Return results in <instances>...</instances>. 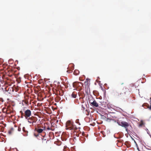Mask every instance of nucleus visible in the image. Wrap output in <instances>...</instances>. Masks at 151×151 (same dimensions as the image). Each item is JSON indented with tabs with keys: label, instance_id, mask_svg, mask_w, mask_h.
Wrapping results in <instances>:
<instances>
[{
	"label": "nucleus",
	"instance_id": "f257e3e1",
	"mask_svg": "<svg viewBox=\"0 0 151 151\" xmlns=\"http://www.w3.org/2000/svg\"><path fill=\"white\" fill-rule=\"evenodd\" d=\"M66 129L73 130L74 131L77 129L76 125L73 124V122L70 120L68 121L66 123Z\"/></svg>",
	"mask_w": 151,
	"mask_h": 151
},
{
	"label": "nucleus",
	"instance_id": "f03ea898",
	"mask_svg": "<svg viewBox=\"0 0 151 151\" xmlns=\"http://www.w3.org/2000/svg\"><path fill=\"white\" fill-rule=\"evenodd\" d=\"M114 95L118 98H124L126 96V92L123 91L122 92L117 91H115L114 92Z\"/></svg>",
	"mask_w": 151,
	"mask_h": 151
},
{
	"label": "nucleus",
	"instance_id": "7ed1b4c3",
	"mask_svg": "<svg viewBox=\"0 0 151 151\" xmlns=\"http://www.w3.org/2000/svg\"><path fill=\"white\" fill-rule=\"evenodd\" d=\"M117 123L119 126L124 127L126 131L128 132V127L129 126V124L127 122L124 121H118Z\"/></svg>",
	"mask_w": 151,
	"mask_h": 151
},
{
	"label": "nucleus",
	"instance_id": "20e7f679",
	"mask_svg": "<svg viewBox=\"0 0 151 151\" xmlns=\"http://www.w3.org/2000/svg\"><path fill=\"white\" fill-rule=\"evenodd\" d=\"M35 130H36L38 133H42L44 134L45 132L44 131L46 130V128L45 127H42V128H40V127H38L37 128H36Z\"/></svg>",
	"mask_w": 151,
	"mask_h": 151
},
{
	"label": "nucleus",
	"instance_id": "39448f33",
	"mask_svg": "<svg viewBox=\"0 0 151 151\" xmlns=\"http://www.w3.org/2000/svg\"><path fill=\"white\" fill-rule=\"evenodd\" d=\"M31 115V111L29 109H27L24 111V116L25 118L27 119Z\"/></svg>",
	"mask_w": 151,
	"mask_h": 151
},
{
	"label": "nucleus",
	"instance_id": "423d86ee",
	"mask_svg": "<svg viewBox=\"0 0 151 151\" xmlns=\"http://www.w3.org/2000/svg\"><path fill=\"white\" fill-rule=\"evenodd\" d=\"M79 83H80L81 84V86H83V84L82 83L77 82H75L73 83V86L74 88H75L76 86H81V85H79Z\"/></svg>",
	"mask_w": 151,
	"mask_h": 151
},
{
	"label": "nucleus",
	"instance_id": "0eeeda50",
	"mask_svg": "<svg viewBox=\"0 0 151 151\" xmlns=\"http://www.w3.org/2000/svg\"><path fill=\"white\" fill-rule=\"evenodd\" d=\"M9 107H7V108H4L2 109V111L4 113H6L7 114H9L11 113V111H9Z\"/></svg>",
	"mask_w": 151,
	"mask_h": 151
},
{
	"label": "nucleus",
	"instance_id": "6e6552de",
	"mask_svg": "<svg viewBox=\"0 0 151 151\" xmlns=\"http://www.w3.org/2000/svg\"><path fill=\"white\" fill-rule=\"evenodd\" d=\"M46 132H45V134L43 136H42L43 137V138H42V142H46V143H47V142L48 141V140L45 138V136L46 135Z\"/></svg>",
	"mask_w": 151,
	"mask_h": 151
},
{
	"label": "nucleus",
	"instance_id": "1a4fd4ad",
	"mask_svg": "<svg viewBox=\"0 0 151 151\" xmlns=\"http://www.w3.org/2000/svg\"><path fill=\"white\" fill-rule=\"evenodd\" d=\"M91 104L92 106L96 107H98L99 106L98 104L95 100H94L92 102H91Z\"/></svg>",
	"mask_w": 151,
	"mask_h": 151
},
{
	"label": "nucleus",
	"instance_id": "9d476101",
	"mask_svg": "<svg viewBox=\"0 0 151 151\" xmlns=\"http://www.w3.org/2000/svg\"><path fill=\"white\" fill-rule=\"evenodd\" d=\"M33 118H34V117L33 116L29 118L28 119V122L30 123H32V122H33Z\"/></svg>",
	"mask_w": 151,
	"mask_h": 151
},
{
	"label": "nucleus",
	"instance_id": "9b49d317",
	"mask_svg": "<svg viewBox=\"0 0 151 151\" xmlns=\"http://www.w3.org/2000/svg\"><path fill=\"white\" fill-rule=\"evenodd\" d=\"M22 130L25 133L24 135L25 136L27 135L28 133V131L26 130L25 128L24 127H23L22 128Z\"/></svg>",
	"mask_w": 151,
	"mask_h": 151
},
{
	"label": "nucleus",
	"instance_id": "f8f14e48",
	"mask_svg": "<svg viewBox=\"0 0 151 151\" xmlns=\"http://www.w3.org/2000/svg\"><path fill=\"white\" fill-rule=\"evenodd\" d=\"M77 93L75 92H73L71 96L73 98H76V96Z\"/></svg>",
	"mask_w": 151,
	"mask_h": 151
},
{
	"label": "nucleus",
	"instance_id": "ddd939ff",
	"mask_svg": "<svg viewBox=\"0 0 151 151\" xmlns=\"http://www.w3.org/2000/svg\"><path fill=\"white\" fill-rule=\"evenodd\" d=\"M79 71L78 70H75L74 72V74L76 75H78L79 73Z\"/></svg>",
	"mask_w": 151,
	"mask_h": 151
},
{
	"label": "nucleus",
	"instance_id": "4468645a",
	"mask_svg": "<svg viewBox=\"0 0 151 151\" xmlns=\"http://www.w3.org/2000/svg\"><path fill=\"white\" fill-rule=\"evenodd\" d=\"M4 127L0 126V132H4Z\"/></svg>",
	"mask_w": 151,
	"mask_h": 151
},
{
	"label": "nucleus",
	"instance_id": "2eb2a0df",
	"mask_svg": "<svg viewBox=\"0 0 151 151\" xmlns=\"http://www.w3.org/2000/svg\"><path fill=\"white\" fill-rule=\"evenodd\" d=\"M76 122L79 125H80L81 124L79 122V119H77L76 121Z\"/></svg>",
	"mask_w": 151,
	"mask_h": 151
},
{
	"label": "nucleus",
	"instance_id": "dca6fc26",
	"mask_svg": "<svg viewBox=\"0 0 151 151\" xmlns=\"http://www.w3.org/2000/svg\"><path fill=\"white\" fill-rule=\"evenodd\" d=\"M23 102L26 105H28V101H23Z\"/></svg>",
	"mask_w": 151,
	"mask_h": 151
},
{
	"label": "nucleus",
	"instance_id": "f3484780",
	"mask_svg": "<svg viewBox=\"0 0 151 151\" xmlns=\"http://www.w3.org/2000/svg\"><path fill=\"white\" fill-rule=\"evenodd\" d=\"M36 120L35 119V118L34 117V118H33V120L32 121L33 122H32V124H33L34 123H35L36 122Z\"/></svg>",
	"mask_w": 151,
	"mask_h": 151
},
{
	"label": "nucleus",
	"instance_id": "a211bd4d",
	"mask_svg": "<svg viewBox=\"0 0 151 151\" xmlns=\"http://www.w3.org/2000/svg\"><path fill=\"white\" fill-rule=\"evenodd\" d=\"M13 130V128H12L10 130H9V133L10 134H11L12 132V131Z\"/></svg>",
	"mask_w": 151,
	"mask_h": 151
},
{
	"label": "nucleus",
	"instance_id": "6ab92c4d",
	"mask_svg": "<svg viewBox=\"0 0 151 151\" xmlns=\"http://www.w3.org/2000/svg\"><path fill=\"white\" fill-rule=\"evenodd\" d=\"M20 113L21 114L22 116H24V113H23L22 111H20Z\"/></svg>",
	"mask_w": 151,
	"mask_h": 151
},
{
	"label": "nucleus",
	"instance_id": "aec40b11",
	"mask_svg": "<svg viewBox=\"0 0 151 151\" xmlns=\"http://www.w3.org/2000/svg\"><path fill=\"white\" fill-rule=\"evenodd\" d=\"M147 108H148L149 110H151V105H150V106H148L147 107Z\"/></svg>",
	"mask_w": 151,
	"mask_h": 151
},
{
	"label": "nucleus",
	"instance_id": "412c9836",
	"mask_svg": "<svg viewBox=\"0 0 151 151\" xmlns=\"http://www.w3.org/2000/svg\"><path fill=\"white\" fill-rule=\"evenodd\" d=\"M18 131H20L21 130V128H20L19 127H18Z\"/></svg>",
	"mask_w": 151,
	"mask_h": 151
},
{
	"label": "nucleus",
	"instance_id": "4be33fe9",
	"mask_svg": "<svg viewBox=\"0 0 151 151\" xmlns=\"http://www.w3.org/2000/svg\"><path fill=\"white\" fill-rule=\"evenodd\" d=\"M135 143H136V146H137V150L139 151V147H138V146L137 145V143H136V142H135Z\"/></svg>",
	"mask_w": 151,
	"mask_h": 151
},
{
	"label": "nucleus",
	"instance_id": "5701e85b",
	"mask_svg": "<svg viewBox=\"0 0 151 151\" xmlns=\"http://www.w3.org/2000/svg\"><path fill=\"white\" fill-rule=\"evenodd\" d=\"M85 133L84 132H82V135L83 136H85Z\"/></svg>",
	"mask_w": 151,
	"mask_h": 151
},
{
	"label": "nucleus",
	"instance_id": "b1692460",
	"mask_svg": "<svg viewBox=\"0 0 151 151\" xmlns=\"http://www.w3.org/2000/svg\"><path fill=\"white\" fill-rule=\"evenodd\" d=\"M0 101H1V102H3L4 100L3 99H0Z\"/></svg>",
	"mask_w": 151,
	"mask_h": 151
},
{
	"label": "nucleus",
	"instance_id": "393cba45",
	"mask_svg": "<svg viewBox=\"0 0 151 151\" xmlns=\"http://www.w3.org/2000/svg\"><path fill=\"white\" fill-rule=\"evenodd\" d=\"M47 130H49L50 129V127H47Z\"/></svg>",
	"mask_w": 151,
	"mask_h": 151
},
{
	"label": "nucleus",
	"instance_id": "a878e982",
	"mask_svg": "<svg viewBox=\"0 0 151 151\" xmlns=\"http://www.w3.org/2000/svg\"><path fill=\"white\" fill-rule=\"evenodd\" d=\"M150 104L151 105V98H150Z\"/></svg>",
	"mask_w": 151,
	"mask_h": 151
},
{
	"label": "nucleus",
	"instance_id": "bb28decb",
	"mask_svg": "<svg viewBox=\"0 0 151 151\" xmlns=\"http://www.w3.org/2000/svg\"><path fill=\"white\" fill-rule=\"evenodd\" d=\"M34 135H35V136H36V137H37V136H38V134H37V135H35V134H34Z\"/></svg>",
	"mask_w": 151,
	"mask_h": 151
},
{
	"label": "nucleus",
	"instance_id": "cd10ccee",
	"mask_svg": "<svg viewBox=\"0 0 151 151\" xmlns=\"http://www.w3.org/2000/svg\"><path fill=\"white\" fill-rule=\"evenodd\" d=\"M76 135L77 136H78V137L79 136V134H76Z\"/></svg>",
	"mask_w": 151,
	"mask_h": 151
},
{
	"label": "nucleus",
	"instance_id": "c85d7f7f",
	"mask_svg": "<svg viewBox=\"0 0 151 151\" xmlns=\"http://www.w3.org/2000/svg\"><path fill=\"white\" fill-rule=\"evenodd\" d=\"M52 133H49V135H50L51 134H52Z\"/></svg>",
	"mask_w": 151,
	"mask_h": 151
},
{
	"label": "nucleus",
	"instance_id": "c756f323",
	"mask_svg": "<svg viewBox=\"0 0 151 151\" xmlns=\"http://www.w3.org/2000/svg\"><path fill=\"white\" fill-rule=\"evenodd\" d=\"M23 116H22V115H21V118H23Z\"/></svg>",
	"mask_w": 151,
	"mask_h": 151
},
{
	"label": "nucleus",
	"instance_id": "7c9ffc66",
	"mask_svg": "<svg viewBox=\"0 0 151 151\" xmlns=\"http://www.w3.org/2000/svg\"><path fill=\"white\" fill-rule=\"evenodd\" d=\"M142 124H140V126H141V125H142Z\"/></svg>",
	"mask_w": 151,
	"mask_h": 151
},
{
	"label": "nucleus",
	"instance_id": "2f4dec72",
	"mask_svg": "<svg viewBox=\"0 0 151 151\" xmlns=\"http://www.w3.org/2000/svg\"><path fill=\"white\" fill-rule=\"evenodd\" d=\"M86 81H87V82H88V79H86Z\"/></svg>",
	"mask_w": 151,
	"mask_h": 151
},
{
	"label": "nucleus",
	"instance_id": "473e14b6",
	"mask_svg": "<svg viewBox=\"0 0 151 151\" xmlns=\"http://www.w3.org/2000/svg\"><path fill=\"white\" fill-rule=\"evenodd\" d=\"M80 127H79V129H80Z\"/></svg>",
	"mask_w": 151,
	"mask_h": 151
}]
</instances>
